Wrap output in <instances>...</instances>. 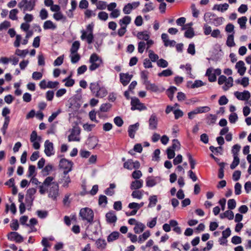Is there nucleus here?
<instances>
[{
  "label": "nucleus",
  "mask_w": 251,
  "mask_h": 251,
  "mask_svg": "<svg viewBox=\"0 0 251 251\" xmlns=\"http://www.w3.org/2000/svg\"><path fill=\"white\" fill-rule=\"evenodd\" d=\"M70 57L71 62L73 64L76 63L80 59V56L78 53H71Z\"/></svg>",
  "instance_id": "nucleus-34"
},
{
  "label": "nucleus",
  "mask_w": 251,
  "mask_h": 251,
  "mask_svg": "<svg viewBox=\"0 0 251 251\" xmlns=\"http://www.w3.org/2000/svg\"><path fill=\"white\" fill-rule=\"evenodd\" d=\"M148 72L145 71H142L141 73V77L143 80L144 85L146 84L150 81L148 80Z\"/></svg>",
  "instance_id": "nucleus-55"
},
{
  "label": "nucleus",
  "mask_w": 251,
  "mask_h": 251,
  "mask_svg": "<svg viewBox=\"0 0 251 251\" xmlns=\"http://www.w3.org/2000/svg\"><path fill=\"white\" fill-rule=\"evenodd\" d=\"M229 7V5L227 3L223 4H215L212 9L213 11H218L219 12L223 13L226 11Z\"/></svg>",
  "instance_id": "nucleus-17"
},
{
  "label": "nucleus",
  "mask_w": 251,
  "mask_h": 251,
  "mask_svg": "<svg viewBox=\"0 0 251 251\" xmlns=\"http://www.w3.org/2000/svg\"><path fill=\"white\" fill-rule=\"evenodd\" d=\"M7 239L11 241H15L16 243H20L23 242L24 238L18 232L11 231L7 235Z\"/></svg>",
  "instance_id": "nucleus-12"
},
{
  "label": "nucleus",
  "mask_w": 251,
  "mask_h": 251,
  "mask_svg": "<svg viewBox=\"0 0 251 251\" xmlns=\"http://www.w3.org/2000/svg\"><path fill=\"white\" fill-rule=\"evenodd\" d=\"M143 184V180H136L132 181L130 186V188L131 190H138L142 187Z\"/></svg>",
  "instance_id": "nucleus-22"
},
{
  "label": "nucleus",
  "mask_w": 251,
  "mask_h": 251,
  "mask_svg": "<svg viewBox=\"0 0 251 251\" xmlns=\"http://www.w3.org/2000/svg\"><path fill=\"white\" fill-rule=\"evenodd\" d=\"M149 51V57L150 59L151 60L152 62H155L157 61L158 58V55L153 51L152 50H148Z\"/></svg>",
  "instance_id": "nucleus-44"
},
{
  "label": "nucleus",
  "mask_w": 251,
  "mask_h": 251,
  "mask_svg": "<svg viewBox=\"0 0 251 251\" xmlns=\"http://www.w3.org/2000/svg\"><path fill=\"white\" fill-rule=\"evenodd\" d=\"M45 153L47 156H50L55 153L53 144L52 142L47 140L45 142Z\"/></svg>",
  "instance_id": "nucleus-13"
},
{
  "label": "nucleus",
  "mask_w": 251,
  "mask_h": 251,
  "mask_svg": "<svg viewBox=\"0 0 251 251\" xmlns=\"http://www.w3.org/2000/svg\"><path fill=\"white\" fill-rule=\"evenodd\" d=\"M210 108L208 106H202L197 107L196 109H195V111L197 114H198L207 112L210 111Z\"/></svg>",
  "instance_id": "nucleus-43"
},
{
  "label": "nucleus",
  "mask_w": 251,
  "mask_h": 251,
  "mask_svg": "<svg viewBox=\"0 0 251 251\" xmlns=\"http://www.w3.org/2000/svg\"><path fill=\"white\" fill-rule=\"evenodd\" d=\"M137 36L139 39L145 41L148 40L150 38V35L146 31L138 32Z\"/></svg>",
  "instance_id": "nucleus-38"
},
{
  "label": "nucleus",
  "mask_w": 251,
  "mask_h": 251,
  "mask_svg": "<svg viewBox=\"0 0 251 251\" xmlns=\"http://www.w3.org/2000/svg\"><path fill=\"white\" fill-rule=\"evenodd\" d=\"M173 71H172V70L170 69H168L163 70L161 73H158V75L159 77H162V76L167 77V76L172 75H173Z\"/></svg>",
  "instance_id": "nucleus-36"
},
{
  "label": "nucleus",
  "mask_w": 251,
  "mask_h": 251,
  "mask_svg": "<svg viewBox=\"0 0 251 251\" xmlns=\"http://www.w3.org/2000/svg\"><path fill=\"white\" fill-rule=\"evenodd\" d=\"M223 18L222 17H218L214 19H211V24L215 26H219L221 25L223 22Z\"/></svg>",
  "instance_id": "nucleus-42"
},
{
  "label": "nucleus",
  "mask_w": 251,
  "mask_h": 251,
  "mask_svg": "<svg viewBox=\"0 0 251 251\" xmlns=\"http://www.w3.org/2000/svg\"><path fill=\"white\" fill-rule=\"evenodd\" d=\"M131 110H138L139 111L146 110L147 107L144 103L140 102L139 99L136 97H133L131 98Z\"/></svg>",
  "instance_id": "nucleus-8"
},
{
  "label": "nucleus",
  "mask_w": 251,
  "mask_h": 251,
  "mask_svg": "<svg viewBox=\"0 0 251 251\" xmlns=\"http://www.w3.org/2000/svg\"><path fill=\"white\" fill-rule=\"evenodd\" d=\"M157 65L159 67L166 68L168 66V63L166 60L161 58L157 60Z\"/></svg>",
  "instance_id": "nucleus-54"
},
{
  "label": "nucleus",
  "mask_w": 251,
  "mask_h": 251,
  "mask_svg": "<svg viewBox=\"0 0 251 251\" xmlns=\"http://www.w3.org/2000/svg\"><path fill=\"white\" fill-rule=\"evenodd\" d=\"M247 21V19L246 17H241L239 18L238 20V23L240 25V27L241 28H246V23Z\"/></svg>",
  "instance_id": "nucleus-52"
},
{
  "label": "nucleus",
  "mask_w": 251,
  "mask_h": 251,
  "mask_svg": "<svg viewBox=\"0 0 251 251\" xmlns=\"http://www.w3.org/2000/svg\"><path fill=\"white\" fill-rule=\"evenodd\" d=\"M171 149L174 150H178L180 148V144L177 139H174L173 140V144L171 147Z\"/></svg>",
  "instance_id": "nucleus-56"
},
{
  "label": "nucleus",
  "mask_w": 251,
  "mask_h": 251,
  "mask_svg": "<svg viewBox=\"0 0 251 251\" xmlns=\"http://www.w3.org/2000/svg\"><path fill=\"white\" fill-rule=\"evenodd\" d=\"M236 202L234 199H230L227 201V206L229 209H233L235 208Z\"/></svg>",
  "instance_id": "nucleus-61"
},
{
  "label": "nucleus",
  "mask_w": 251,
  "mask_h": 251,
  "mask_svg": "<svg viewBox=\"0 0 251 251\" xmlns=\"http://www.w3.org/2000/svg\"><path fill=\"white\" fill-rule=\"evenodd\" d=\"M89 62L91 63V65L89 66V70L93 71L100 67L102 63V60L98 54L93 53L90 57Z\"/></svg>",
  "instance_id": "nucleus-5"
},
{
  "label": "nucleus",
  "mask_w": 251,
  "mask_h": 251,
  "mask_svg": "<svg viewBox=\"0 0 251 251\" xmlns=\"http://www.w3.org/2000/svg\"><path fill=\"white\" fill-rule=\"evenodd\" d=\"M213 71L212 68H209L207 69L205 73V76L208 77V80L211 82L216 81L217 79L215 74L212 73Z\"/></svg>",
  "instance_id": "nucleus-21"
},
{
  "label": "nucleus",
  "mask_w": 251,
  "mask_h": 251,
  "mask_svg": "<svg viewBox=\"0 0 251 251\" xmlns=\"http://www.w3.org/2000/svg\"><path fill=\"white\" fill-rule=\"evenodd\" d=\"M248 6L247 4H242L238 8V11L241 14H244L248 10Z\"/></svg>",
  "instance_id": "nucleus-58"
},
{
  "label": "nucleus",
  "mask_w": 251,
  "mask_h": 251,
  "mask_svg": "<svg viewBox=\"0 0 251 251\" xmlns=\"http://www.w3.org/2000/svg\"><path fill=\"white\" fill-rule=\"evenodd\" d=\"M143 191L135 190L132 192L131 196L133 198H136L140 200L142 198L143 196Z\"/></svg>",
  "instance_id": "nucleus-39"
},
{
  "label": "nucleus",
  "mask_w": 251,
  "mask_h": 251,
  "mask_svg": "<svg viewBox=\"0 0 251 251\" xmlns=\"http://www.w3.org/2000/svg\"><path fill=\"white\" fill-rule=\"evenodd\" d=\"M34 2L31 1H28L27 0H22L18 3V7L23 9L25 13L26 11H31L34 7Z\"/></svg>",
  "instance_id": "nucleus-10"
},
{
  "label": "nucleus",
  "mask_w": 251,
  "mask_h": 251,
  "mask_svg": "<svg viewBox=\"0 0 251 251\" xmlns=\"http://www.w3.org/2000/svg\"><path fill=\"white\" fill-rule=\"evenodd\" d=\"M233 79L231 76L228 77L226 79L225 85L223 86V89L224 91H227L230 87L233 86Z\"/></svg>",
  "instance_id": "nucleus-25"
},
{
  "label": "nucleus",
  "mask_w": 251,
  "mask_h": 251,
  "mask_svg": "<svg viewBox=\"0 0 251 251\" xmlns=\"http://www.w3.org/2000/svg\"><path fill=\"white\" fill-rule=\"evenodd\" d=\"M205 84L200 80H196L194 81V82L192 84L191 86V88H195L201 87L202 86L204 85Z\"/></svg>",
  "instance_id": "nucleus-60"
},
{
  "label": "nucleus",
  "mask_w": 251,
  "mask_h": 251,
  "mask_svg": "<svg viewBox=\"0 0 251 251\" xmlns=\"http://www.w3.org/2000/svg\"><path fill=\"white\" fill-rule=\"evenodd\" d=\"M149 203L148 204V207H154L157 202V198L156 195L151 196L149 198Z\"/></svg>",
  "instance_id": "nucleus-29"
},
{
  "label": "nucleus",
  "mask_w": 251,
  "mask_h": 251,
  "mask_svg": "<svg viewBox=\"0 0 251 251\" xmlns=\"http://www.w3.org/2000/svg\"><path fill=\"white\" fill-rule=\"evenodd\" d=\"M240 148L241 147L238 144H235L232 147L231 152L233 154V156H238V152L240 151Z\"/></svg>",
  "instance_id": "nucleus-53"
},
{
  "label": "nucleus",
  "mask_w": 251,
  "mask_h": 251,
  "mask_svg": "<svg viewBox=\"0 0 251 251\" xmlns=\"http://www.w3.org/2000/svg\"><path fill=\"white\" fill-rule=\"evenodd\" d=\"M187 156L188 158V161H189V164L190 165L191 169L192 170L194 169L195 167V165L196 164V161L193 159V158L192 157V156L191 155V154L190 153H188L187 154Z\"/></svg>",
  "instance_id": "nucleus-50"
},
{
  "label": "nucleus",
  "mask_w": 251,
  "mask_h": 251,
  "mask_svg": "<svg viewBox=\"0 0 251 251\" xmlns=\"http://www.w3.org/2000/svg\"><path fill=\"white\" fill-rule=\"evenodd\" d=\"M146 89L147 90L155 93H161L165 90V89L161 86L156 85L155 83H151L150 81L145 84Z\"/></svg>",
  "instance_id": "nucleus-11"
},
{
  "label": "nucleus",
  "mask_w": 251,
  "mask_h": 251,
  "mask_svg": "<svg viewBox=\"0 0 251 251\" xmlns=\"http://www.w3.org/2000/svg\"><path fill=\"white\" fill-rule=\"evenodd\" d=\"M96 247L98 249L102 250L105 248L106 243L104 240L99 239L96 242Z\"/></svg>",
  "instance_id": "nucleus-33"
},
{
  "label": "nucleus",
  "mask_w": 251,
  "mask_h": 251,
  "mask_svg": "<svg viewBox=\"0 0 251 251\" xmlns=\"http://www.w3.org/2000/svg\"><path fill=\"white\" fill-rule=\"evenodd\" d=\"M80 133V128L77 126H74L71 130V134L68 136V141H79L80 138L79 137Z\"/></svg>",
  "instance_id": "nucleus-7"
},
{
  "label": "nucleus",
  "mask_w": 251,
  "mask_h": 251,
  "mask_svg": "<svg viewBox=\"0 0 251 251\" xmlns=\"http://www.w3.org/2000/svg\"><path fill=\"white\" fill-rule=\"evenodd\" d=\"M87 142L89 147L94 149L98 144V139L96 136H93L89 137Z\"/></svg>",
  "instance_id": "nucleus-23"
},
{
  "label": "nucleus",
  "mask_w": 251,
  "mask_h": 251,
  "mask_svg": "<svg viewBox=\"0 0 251 251\" xmlns=\"http://www.w3.org/2000/svg\"><path fill=\"white\" fill-rule=\"evenodd\" d=\"M150 235L149 231H145L139 236L138 242L140 243H143L150 237Z\"/></svg>",
  "instance_id": "nucleus-31"
},
{
  "label": "nucleus",
  "mask_w": 251,
  "mask_h": 251,
  "mask_svg": "<svg viewBox=\"0 0 251 251\" xmlns=\"http://www.w3.org/2000/svg\"><path fill=\"white\" fill-rule=\"evenodd\" d=\"M167 157L169 159H173L175 157V150L171 149V148H168L166 151Z\"/></svg>",
  "instance_id": "nucleus-57"
},
{
  "label": "nucleus",
  "mask_w": 251,
  "mask_h": 251,
  "mask_svg": "<svg viewBox=\"0 0 251 251\" xmlns=\"http://www.w3.org/2000/svg\"><path fill=\"white\" fill-rule=\"evenodd\" d=\"M158 124L157 118L154 114H152L149 120V128L151 130H155L157 128Z\"/></svg>",
  "instance_id": "nucleus-16"
},
{
  "label": "nucleus",
  "mask_w": 251,
  "mask_h": 251,
  "mask_svg": "<svg viewBox=\"0 0 251 251\" xmlns=\"http://www.w3.org/2000/svg\"><path fill=\"white\" fill-rule=\"evenodd\" d=\"M97 7L99 9H105L106 7L110 11V4L107 5L106 3L103 1H99L97 3Z\"/></svg>",
  "instance_id": "nucleus-37"
},
{
  "label": "nucleus",
  "mask_w": 251,
  "mask_h": 251,
  "mask_svg": "<svg viewBox=\"0 0 251 251\" xmlns=\"http://www.w3.org/2000/svg\"><path fill=\"white\" fill-rule=\"evenodd\" d=\"M89 88L92 95L98 98H103L108 94L105 88L101 85L98 82L91 83Z\"/></svg>",
  "instance_id": "nucleus-2"
},
{
  "label": "nucleus",
  "mask_w": 251,
  "mask_h": 251,
  "mask_svg": "<svg viewBox=\"0 0 251 251\" xmlns=\"http://www.w3.org/2000/svg\"><path fill=\"white\" fill-rule=\"evenodd\" d=\"M79 214L82 220L87 221L89 223L93 222L94 214L91 209L88 207L81 208Z\"/></svg>",
  "instance_id": "nucleus-3"
},
{
  "label": "nucleus",
  "mask_w": 251,
  "mask_h": 251,
  "mask_svg": "<svg viewBox=\"0 0 251 251\" xmlns=\"http://www.w3.org/2000/svg\"><path fill=\"white\" fill-rule=\"evenodd\" d=\"M157 178V177L153 178L151 176H148L146 179V186L149 187H152L155 186L157 183L156 181V178Z\"/></svg>",
  "instance_id": "nucleus-26"
},
{
  "label": "nucleus",
  "mask_w": 251,
  "mask_h": 251,
  "mask_svg": "<svg viewBox=\"0 0 251 251\" xmlns=\"http://www.w3.org/2000/svg\"><path fill=\"white\" fill-rule=\"evenodd\" d=\"M71 75L65 78L63 80V82H65V86L66 87H72L75 84V80L70 78Z\"/></svg>",
  "instance_id": "nucleus-41"
},
{
  "label": "nucleus",
  "mask_w": 251,
  "mask_h": 251,
  "mask_svg": "<svg viewBox=\"0 0 251 251\" xmlns=\"http://www.w3.org/2000/svg\"><path fill=\"white\" fill-rule=\"evenodd\" d=\"M52 167L51 165L48 164L44 167L42 170V175L46 176L49 174L50 172L52 170Z\"/></svg>",
  "instance_id": "nucleus-51"
},
{
  "label": "nucleus",
  "mask_w": 251,
  "mask_h": 251,
  "mask_svg": "<svg viewBox=\"0 0 251 251\" xmlns=\"http://www.w3.org/2000/svg\"><path fill=\"white\" fill-rule=\"evenodd\" d=\"M73 164L72 161L65 158H62L60 160L59 166L60 168L64 170L63 174L65 176H66L69 172L72 171Z\"/></svg>",
  "instance_id": "nucleus-6"
},
{
  "label": "nucleus",
  "mask_w": 251,
  "mask_h": 251,
  "mask_svg": "<svg viewBox=\"0 0 251 251\" xmlns=\"http://www.w3.org/2000/svg\"><path fill=\"white\" fill-rule=\"evenodd\" d=\"M130 21L131 18L130 17H124L122 19L120 20L119 24L121 27L118 32V34L120 36H122L124 35L126 31V26L130 23Z\"/></svg>",
  "instance_id": "nucleus-9"
},
{
  "label": "nucleus",
  "mask_w": 251,
  "mask_h": 251,
  "mask_svg": "<svg viewBox=\"0 0 251 251\" xmlns=\"http://www.w3.org/2000/svg\"><path fill=\"white\" fill-rule=\"evenodd\" d=\"M240 159L238 156H233V160L230 166L231 169H234L238 165Z\"/></svg>",
  "instance_id": "nucleus-48"
},
{
  "label": "nucleus",
  "mask_w": 251,
  "mask_h": 251,
  "mask_svg": "<svg viewBox=\"0 0 251 251\" xmlns=\"http://www.w3.org/2000/svg\"><path fill=\"white\" fill-rule=\"evenodd\" d=\"M115 124L119 127H121L123 125L124 122L122 119L119 117H116L114 119Z\"/></svg>",
  "instance_id": "nucleus-64"
},
{
  "label": "nucleus",
  "mask_w": 251,
  "mask_h": 251,
  "mask_svg": "<svg viewBox=\"0 0 251 251\" xmlns=\"http://www.w3.org/2000/svg\"><path fill=\"white\" fill-rule=\"evenodd\" d=\"M236 98L241 100H248L251 97L250 93L247 90H244L243 92L236 91L234 93Z\"/></svg>",
  "instance_id": "nucleus-14"
},
{
  "label": "nucleus",
  "mask_w": 251,
  "mask_h": 251,
  "mask_svg": "<svg viewBox=\"0 0 251 251\" xmlns=\"http://www.w3.org/2000/svg\"><path fill=\"white\" fill-rule=\"evenodd\" d=\"M19 225L18 221L17 219H13L10 224V227L13 230H17L19 228Z\"/></svg>",
  "instance_id": "nucleus-59"
},
{
  "label": "nucleus",
  "mask_w": 251,
  "mask_h": 251,
  "mask_svg": "<svg viewBox=\"0 0 251 251\" xmlns=\"http://www.w3.org/2000/svg\"><path fill=\"white\" fill-rule=\"evenodd\" d=\"M133 77L132 75H129L128 73H120V80L124 86L127 85Z\"/></svg>",
  "instance_id": "nucleus-15"
},
{
  "label": "nucleus",
  "mask_w": 251,
  "mask_h": 251,
  "mask_svg": "<svg viewBox=\"0 0 251 251\" xmlns=\"http://www.w3.org/2000/svg\"><path fill=\"white\" fill-rule=\"evenodd\" d=\"M226 45L229 47H232L235 46L234 41V34H231L228 35L226 42Z\"/></svg>",
  "instance_id": "nucleus-30"
},
{
  "label": "nucleus",
  "mask_w": 251,
  "mask_h": 251,
  "mask_svg": "<svg viewBox=\"0 0 251 251\" xmlns=\"http://www.w3.org/2000/svg\"><path fill=\"white\" fill-rule=\"evenodd\" d=\"M107 203V198L104 195H100L99 199V204L102 207H105Z\"/></svg>",
  "instance_id": "nucleus-35"
},
{
  "label": "nucleus",
  "mask_w": 251,
  "mask_h": 251,
  "mask_svg": "<svg viewBox=\"0 0 251 251\" xmlns=\"http://www.w3.org/2000/svg\"><path fill=\"white\" fill-rule=\"evenodd\" d=\"M139 126V124L138 123H136L134 125H130L128 126V133L129 136L133 139L135 137V133L136 131L138 129Z\"/></svg>",
  "instance_id": "nucleus-18"
},
{
  "label": "nucleus",
  "mask_w": 251,
  "mask_h": 251,
  "mask_svg": "<svg viewBox=\"0 0 251 251\" xmlns=\"http://www.w3.org/2000/svg\"><path fill=\"white\" fill-rule=\"evenodd\" d=\"M36 189L34 188H29L27 191V196L25 198V201L27 202L28 201H30V206H31L34 200L33 195L36 193Z\"/></svg>",
  "instance_id": "nucleus-19"
},
{
  "label": "nucleus",
  "mask_w": 251,
  "mask_h": 251,
  "mask_svg": "<svg viewBox=\"0 0 251 251\" xmlns=\"http://www.w3.org/2000/svg\"><path fill=\"white\" fill-rule=\"evenodd\" d=\"M61 110L60 109H58L57 111L53 112L52 113L51 115L49 117L48 119V121L50 123L52 122L56 117L61 113Z\"/></svg>",
  "instance_id": "nucleus-62"
},
{
  "label": "nucleus",
  "mask_w": 251,
  "mask_h": 251,
  "mask_svg": "<svg viewBox=\"0 0 251 251\" xmlns=\"http://www.w3.org/2000/svg\"><path fill=\"white\" fill-rule=\"evenodd\" d=\"M53 180L54 177L52 176L46 177L42 185L39 186V192L41 194H44L47 191L46 187H50L48 197L53 201H56L59 196V185L57 182H52Z\"/></svg>",
  "instance_id": "nucleus-1"
},
{
  "label": "nucleus",
  "mask_w": 251,
  "mask_h": 251,
  "mask_svg": "<svg viewBox=\"0 0 251 251\" xmlns=\"http://www.w3.org/2000/svg\"><path fill=\"white\" fill-rule=\"evenodd\" d=\"M207 123L209 125L214 124H215V123L216 121L217 116L215 115L209 114L207 116Z\"/></svg>",
  "instance_id": "nucleus-47"
},
{
  "label": "nucleus",
  "mask_w": 251,
  "mask_h": 251,
  "mask_svg": "<svg viewBox=\"0 0 251 251\" xmlns=\"http://www.w3.org/2000/svg\"><path fill=\"white\" fill-rule=\"evenodd\" d=\"M220 169L219 170L218 177L222 179L224 176V168L225 163L224 162H221L219 163Z\"/></svg>",
  "instance_id": "nucleus-40"
},
{
  "label": "nucleus",
  "mask_w": 251,
  "mask_h": 251,
  "mask_svg": "<svg viewBox=\"0 0 251 251\" xmlns=\"http://www.w3.org/2000/svg\"><path fill=\"white\" fill-rule=\"evenodd\" d=\"M145 228V226L143 224L138 222L134 227V232L137 234L140 233L144 230Z\"/></svg>",
  "instance_id": "nucleus-27"
},
{
  "label": "nucleus",
  "mask_w": 251,
  "mask_h": 251,
  "mask_svg": "<svg viewBox=\"0 0 251 251\" xmlns=\"http://www.w3.org/2000/svg\"><path fill=\"white\" fill-rule=\"evenodd\" d=\"M10 122V118L6 117L4 118V122L3 125V126L1 129V131L3 135H4L6 133V130L8 127V126L9 125Z\"/></svg>",
  "instance_id": "nucleus-45"
},
{
  "label": "nucleus",
  "mask_w": 251,
  "mask_h": 251,
  "mask_svg": "<svg viewBox=\"0 0 251 251\" xmlns=\"http://www.w3.org/2000/svg\"><path fill=\"white\" fill-rule=\"evenodd\" d=\"M235 68L238 70V73L240 75H243L246 71V68L245 67V63L243 61H239L237 62Z\"/></svg>",
  "instance_id": "nucleus-20"
},
{
  "label": "nucleus",
  "mask_w": 251,
  "mask_h": 251,
  "mask_svg": "<svg viewBox=\"0 0 251 251\" xmlns=\"http://www.w3.org/2000/svg\"><path fill=\"white\" fill-rule=\"evenodd\" d=\"M28 50H21L19 49H17L15 52L16 54L22 58H24L28 54Z\"/></svg>",
  "instance_id": "nucleus-46"
},
{
  "label": "nucleus",
  "mask_w": 251,
  "mask_h": 251,
  "mask_svg": "<svg viewBox=\"0 0 251 251\" xmlns=\"http://www.w3.org/2000/svg\"><path fill=\"white\" fill-rule=\"evenodd\" d=\"M94 27V25L93 24H89L87 26V31L84 30H81L82 34L81 35V39L84 40L87 39V42L88 44H91L94 39V36L93 34V30Z\"/></svg>",
  "instance_id": "nucleus-4"
},
{
  "label": "nucleus",
  "mask_w": 251,
  "mask_h": 251,
  "mask_svg": "<svg viewBox=\"0 0 251 251\" xmlns=\"http://www.w3.org/2000/svg\"><path fill=\"white\" fill-rule=\"evenodd\" d=\"M80 48V43L78 41H75L72 45L70 49L71 53H77V51Z\"/></svg>",
  "instance_id": "nucleus-28"
},
{
  "label": "nucleus",
  "mask_w": 251,
  "mask_h": 251,
  "mask_svg": "<svg viewBox=\"0 0 251 251\" xmlns=\"http://www.w3.org/2000/svg\"><path fill=\"white\" fill-rule=\"evenodd\" d=\"M43 28L45 30L47 29H52L54 30L56 29V25L53 23V22L50 20L46 21L45 22Z\"/></svg>",
  "instance_id": "nucleus-24"
},
{
  "label": "nucleus",
  "mask_w": 251,
  "mask_h": 251,
  "mask_svg": "<svg viewBox=\"0 0 251 251\" xmlns=\"http://www.w3.org/2000/svg\"><path fill=\"white\" fill-rule=\"evenodd\" d=\"M194 36V32L192 28L187 29L184 33V36L188 38H192Z\"/></svg>",
  "instance_id": "nucleus-63"
},
{
  "label": "nucleus",
  "mask_w": 251,
  "mask_h": 251,
  "mask_svg": "<svg viewBox=\"0 0 251 251\" xmlns=\"http://www.w3.org/2000/svg\"><path fill=\"white\" fill-rule=\"evenodd\" d=\"M41 137L38 136L36 131H33L30 135V140L31 142H33L35 141H41Z\"/></svg>",
  "instance_id": "nucleus-49"
},
{
  "label": "nucleus",
  "mask_w": 251,
  "mask_h": 251,
  "mask_svg": "<svg viewBox=\"0 0 251 251\" xmlns=\"http://www.w3.org/2000/svg\"><path fill=\"white\" fill-rule=\"evenodd\" d=\"M110 109V105L108 103H103L100 107V112L99 113L100 117L103 116V112H105L108 111Z\"/></svg>",
  "instance_id": "nucleus-32"
}]
</instances>
